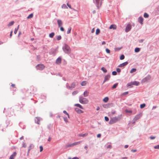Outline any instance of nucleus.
<instances>
[{"label": "nucleus", "instance_id": "obj_17", "mask_svg": "<svg viewBox=\"0 0 159 159\" xmlns=\"http://www.w3.org/2000/svg\"><path fill=\"white\" fill-rule=\"evenodd\" d=\"M40 120V118L39 117H37L36 118L35 121L38 124H39V121Z\"/></svg>", "mask_w": 159, "mask_h": 159}, {"label": "nucleus", "instance_id": "obj_64", "mask_svg": "<svg viewBox=\"0 0 159 159\" xmlns=\"http://www.w3.org/2000/svg\"><path fill=\"white\" fill-rule=\"evenodd\" d=\"M121 159H127V157H122L121 158Z\"/></svg>", "mask_w": 159, "mask_h": 159}, {"label": "nucleus", "instance_id": "obj_59", "mask_svg": "<svg viewBox=\"0 0 159 159\" xmlns=\"http://www.w3.org/2000/svg\"><path fill=\"white\" fill-rule=\"evenodd\" d=\"M22 147H24V148H25L26 147V144H25V143H23Z\"/></svg>", "mask_w": 159, "mask_h": 159}, {"label": "nucleus", "instance_id": "obj_63", "mask_svg": "<svg viewBox=\"0 0 159 159\" xmlns=\"http://www.w3.org/2000/svg\"><path fill=\"white\" fill-rule=\"evenodd\" d=\"M128 93V92H125L123 93V95H126Z\"/></svg>", "mask_w": 159, "mask_h": 159}, {"label": "nucleus", "instance_id": "obj_14", "mask_svg": "<svg viewBox=\"0 0 159 159\" xmlns=\"http://www.w3.org/2000/svg\"><path fill=\"white\" fill-rule=\"evenodd\" d=\"M143 19L142 17H140L138 19V21L141 24H143Z\"/></svg>", "mask_w": 159, "mask_h": 159}, {"label": "nucleus", "instance_id": "obj_33", "mask_svg": "<svg viewBox=\"0 0 159 159\" xmlns=\"http://www.w3.org/2000/svg\"><path fill=\"white\" fill-rule=\"evenodd\" d=\"M56 38H57V39L58 40H59L61 39V35H58V36H57Z\"/></svg>", "mask_w": 159, "mask_h": 159}, {"label": "nucleus", "instance_id": "obj_29", "mask_svg": "<svg viewBox=\"0 0 159 159\" xmlns=\"http://www.w3.org/2000/svg\"><path fill=\"white\" fill-rule=\"evenodd\" d=\"M100 33V30L99 29H97L96 30V35H98Z\"/></svg>", "mask_w": 159, "mask_h": 159}, {"label": "nucleus", "instance_id": "obj_61", "mask_svg": "<svg viewBox=\"0 0 159 159\" xmlns=\"http://www.w3.org/2000/svg\"><path fill=\"white\" fill-rule=\"evenodd\" d=\"M111 145H109L107 147V148H111Z\"/></svg>", "mask_w": 159, "mask_h": 159}, {"label": "nucleus", "instance_id": "obj_39", "mask_svg": "<svg viewBox=\"0 0 159 159\" xmlns=\"http://www.w3.org/2000/svg\"><path fill=\"white\" fill-rule=\"evenodd\" d=\"M121 48H115V50L116 51H117L120 50Z\"/></svg>", "mask_w": 159, "mask_h": 159}, {"label": "nucleus", "instance_id": "obj_27", "mask_svg": "<svg viewBox=\"0 0 159 159\" xmlns=\"http://www.w3.org/2000/svg\"><path fill=\"white\" fill-rule=\"evenodd\" d=\"M33 14L32 13H31L29 15V16L27 17V19L31 18L33 17Z\"/></svg>", "mask_w": 159, "mask_h": 159}, {"label": "nucleus", "instance_id": "obj_5", "mask_svg": "<svg viewBox=\"0 0 159 159\" xmlns=\"http://www.w3.org/2000/svg\"><path fill=\"white\" fill-rule=\"evenodd\" d=\"M36 67L37 68V69L38 70H42L43 69H44L45 66L43 64H39L37 65L36 66Z\"/></svg>", "mask_w": 159, "mask_h": 159}, {"label": "nucleus", "instance_id": "obj_1", "mask_svg": "<svg viewBox=\"0 0 159 159\" xmlns=\"http://www.w3.org/2000/svg\"><path fill=\"white\" fill-rule=\"evenodd\" d=\"M121 116H120L117 117H115L111 118L109 122V124L111 125L116 123V122L119 120L121 118Z\"/></svg>", "mask_w": 159, "mask_h": 159}, {"label": "nucleus", "instance_id": "obj_55", "mask_svg": "<svg viewBox=\"0 0 159 159\" xmlns=\"http://www.w3.org/2000/svg\"><path fill=\"white\" fill-rule=\"evenodd\" d=\"M30 148L29 149V151H30L31 148H33V145H31L29 147Z\"/></svg>", "mask_w": 159, "mask_h": 159}, {"label": "nucleus", "instance_id": "obj_4", "mask_svg": "<svg viewBox=\"0 0 159 159\" xmlns=\"http://www.w3.org/2000/svg\"><path fill=\"white\" fill-rule=\"evenodd\" d=\"M151 76L150 75H148L147 77L142 80L141 82L142 83H144L148 82L151 79Z\"/></svg>", "mask_w": 159, "mask_h": 159}, {"label": "nucleus", "instance_id": "obj_15", "mask_svg": "<svg viewBox=\"0 0 159 159\" xmlns=\"http://www.w3.org/2000/svg\"><path fill=\"white\" fill-rule=\"evenodd\" d=\"M109 29H113L116 30V26L114 24L111 25Z\"/></svg>", "mask_w": 159, "mask_h": 159}, {"label": "nucleus", "instance_id": "obj_26", "mask_svg": "<svg viewBox=\"0 0 159 159\" xmlns=\"http://www.w3.org/2000/svg\"><path fill=\"white\" fill-rule=\"evenodd\" d=\"M101 70L105 73H106L107 72V70L104 67H102L101 68Z\"/></svg>", "mask_w": 159, "mask_h": 159}, {"label": "nucleus", "instance_id": "obj_51", "mask_svg": "<svg viewBox=\"0 0 159 159\" xmlns=\"http://www.w3.org/2000/svg\"><path fill=\"white\" fill-rule=\"evenodd\" d=\"M40 152H42L43 149V147L41 146H40Z\"/></svg>", "mask_w": 159, "mask_h": 159}, {"label": "nucleus", "instance_id": "obj_48", "mask_svg": "<svg viewBox=\"0 0 159 159\" xmlns=\"http://www.w3.org/2000/svg\"><path fill=\"white\" fill-rule=\"evenodd\" d=\"M154 148L156 149H159V145H157L154 147Z\"/></svg>", "mask_w": 159, "mask_h": 159}, {"label": "nucleus", "instance_id": "obj_32", "mask_svg": "<svg viewBox=\"0 0 159 159\" xmlns=\"http://www.w3.org/2000/svg\"><path fill=\"white\" fill-rule=\"evenodd\" d=\"M140 50V49L139 48H136L135 49L134 51L136 52H139Z\"/></svg>", "mask_w": 159, "mask_h": 159}, {"label": "nucleus", "instance_id": "obj_8", "mask_svg": "<svg viewBox=\"0 0 159 159\" xmlns=\"http://www.w3.org/2000/svg\"><path fill=\"white\" fill-rule=\"evenodd\" d=\"M142 115L141 114L136 115L134 117V121H136L138 120L141 117Z\"/></svg>", "mask_w": 159, "mask_h": 159}, {"label": "nucleus", "instance_id": "obj_9", "mask_svg": "<svg viewBox=\"0 0 159 159\" xmlns=\"http://www.w3.org/2000/svg\"><path fill=\"white\" fill-rule=\"evenodd\" d=\"M110 77V75H106L104 77V80L103 82L104 83L106 81L108 80Z\"/></svg>", "mask_w": 159, "mask_h": 159}, {"label": "nucleus", "instance_id": "obj_3", "mask_svg": "<svg viewBox=\"0 0 159 159\" xmlns=\"http://www.w3.org/2000/svg\"><path fill=\"white\" fill-rule=\"evenodd\" d=\"M64 51L67 54H69L71 52V49L70 47L67 44H65L63 48Z\"/></svg>", "mask_w": 159, "mask_h": 159}, {"label": "nucleus", "instance_id": "obj_54", "mask_svg": "<svg viewBox=\"0 0 159 159\" xmlns=\"http://www.w3.org/2000/svg\"><path fill=\"white\" fill-rule=\"evenodd\" d=\"M116 71L118 72H120L121 70L120 68H118L116 69Z\"/></svg>", "mask_w": 159, "mask_h": 159}, {"label": "nucleus", "instance_id": "obj_11", "mask_svg": "<svg viewBox=\"0 0 159 159\" xmlns=\"http://www.w3.org/2000/svg\"><path fill=\"white\" fill-rule=\"evenodd\" d=\"M57 23L58 24V27H60L61 26H62V20H57Z\"/></svg>", "mask_w": 159, "mask_h": 159}, {"label": "nucleus", "instance_id": "obj_24", "mask_svg": "<svg viewBox=\"0 0 159 159\" xmlns=\"http://www.w3.org/2000/svg\"><path fill=\"white\" fill-rule=\"evenodd\" d=\"M76 85V83H72L70 85V87L71 88H74Z\"/></svg>", "mask_w": 159, "mask_h": 159}, {"label": "nucleus", "instance_id": "obj_6", "mask_svg": "<svg viewBox=\"0 0 159 159\" xmlns=\"http://www.w3.org/2000/svg\"><path fill=\"white\" fill-rule=\"evenodd\" d=\"M131 25L130 24H128L126 27L125 32H129L131 30Z\"/></svg>", "mask_w": 159, "mask_h": 159}, {"label": "nucleus", "instance_id": "obj_38", "mask_svg": "<svg viewBox=\"0 0 159 159\" xmlns=\"http://www.w3.org/2000/svg\"><path fill=\"white\" fill-rule=\"evenodd\" d=\"M124 58H125V56L124 55L122 54L120 56V60H123L124 59Z\"/></svg>", "mask_w": 159, "mask_h": 159}, {"label": "nucleus", "instance_id": "obj_35", "mask_svg": "<svg viewBox=\"0 0 159 159\" xmlns=\"http://www.w3.org/2000/svg\"><path fill=\"white\" fill-rule=\"evenodd\" d=\"M73 147V146H72V143L71 144H68V145H66V148H67L68 147Z\"/></svg>", "mask_w": 159, "mask_h": 159}, {"label": "nucleus", "instance_id": "obj_40", "mask_svg": "<svg viewBox=\"0 0 159 159\" xmlns=\"http://www.w3.org/2000/svg\"><path fill=\"white\" fill-rule=\"evenodd\" d=\"M62 8H66L67 9L68 8L66 5L65 4H63L62 6Z\"/></svg>", "mask_w": 159, "mask_h": 159}, {"label": "nucleus", "instance_id": "obj_21", "mask_svg": "<svg viewBox=\"0 0 159 159\" xmlns=\"http://www.w3.org/2000/svg\"><path fill=\"white\" fill-rule=\"evenodd\" d=\"M81 142L79 141L78 142H75L72 143L73 146H75L77 145L80 144V143Z\"/></svg>", "mask_w": 159, "mask_h": 159}, {"label": "nucleus", "instance_id": "obj_31", "mask_svg": "<svg viewBox=\"0 0 159 159\" xmlns=\"http://www.w3.org/2000/svg\"><path fill=\"white\" fill-rule=\"evenodd\" d=\"M71 28L70 27H69L67 30V33L69 34L70 33Z\"/></svg>", "mask_w": 159, "mask_h": 159}, {"label": "nucleus", "instance_id": "obj_62", "mask_svg": "<svg viewBox=\"0 0 159 159\" xmlns=\"http://www.w3.org/2000/svg\"><path fill=\"white\" fill-rule=\"evenodd\" d=\"M95 30V29L94 28H93L91 32L92 33H93L94 32Z\"/></svg>", "mask_w": 159, "mask_h": 159}, {"label": "nucleus", "instance_id": "obj_20", "mask_svg": "<svg viewBox=\"0 0 159 159\" xmlns=\"http://www.w3.org/2000/svg\"><path fill=\"white\" fill-rule=\"evenodd\" d=\"M132 84L133 85H139V83L138 82L134 81L133 82H132Z\"/></svg>", "mask_w": 159, "mask_h": 159}, {"label": "nucleus", "instance_id": "obj_37", "mask_svg": "<svg viewBox=\"0 0 159 159\" xmlns=\"http://www.w3.org/2000/svg\"><path fill=\"white\" fill-rule=\"evenodd\" d=\"M86 84V81H83L82 82L81 84L82 86H84Z\"/></svg>", "mask_w": 159, "mask_h": 159}, {"label": "nucleus", "instance_id": "obj_18", "mask_svg": "<svg viewBox=\"0 0 159 159\" xmlns=\"http://www.w3.org/2000/svg\"><path fill=\"white\" fill-rule=\"evenodd\" d=\"M89 92L86 90L84 92V94H83L84 96V97H87L89 95Z\"/></svg>", "mask_w": 159, "mask_h": 159}, {"label": "nucleus", "instance_id": "obj_22", "mask_svg": "<svg viewBox=\"0 0 159 159\" xmlns=\"http://www.w3.org/2000/svg\"><path fill=\"white\" fill-rule=\"evenodd\" d=\"M55 35L54 32H52L49 34V37L51 38H52Z\"/></svg>", "mask_w": 159, "mask_h": 159}, {"label": "nucleus", "instance_id": "obj_46", "mask_svg": "<svg viewBox=\"0 0 159 159\" xmlns=\"http://www.w3.org/2000/svg\"><path fill=\"white\" fill-rule=\"evenodd\" d=\"M109 104H107L103 106V107L105 108H107L108 107H109Z\"/></svg>", "mask_w": 159, "mask_h": 159}, {"label": "nucleus", "instance_id": "obj_60", "mask_svg": "<svg viewBox=\"0 0 159 159\" xmlns=\"http://www.w3.org/2000/svg\"><path fill=\"white\" fill-rule=\"evenodd\" d=\"M116 112V111H112L111 113V114L112 115L114 114Z\"/></svg>", "mask_w": 159, "mask_h": 159}, {"label": "nucleus", "instance_id": "obj_13", "mask_svg": "<svg viewBox=\"0 0 159 159\" xmlns=\"http://www.w3.org/2000/svg\"><path fill=\"white\" fill-rule=\"evenodd\" d=\"M16 155V152H14L13 154L10 156V159H14Z\"/></svg>", "mask_w": 159, "mask_h": 159}, {"label": "nucleus", "instance_id": "obj_42", "mask_svg": "<svg viewBox=\"0 0 159 159\" xmlns=\"http://www.w3.org/2000/svg\"><path fill=\"white\" fill-rule=\"evenodd\" d=\"M14 23V22L13 21H12L10 22L8 24V25L9 26H11Z\"/></svg>", "mask_w": 159, "mask_h": 159}, {"label": "nucleus", "instance_id": "obj_30", "mask_svg": "<svg viewBox=\"0 0 159 159\" xmlns=\"http://www.w3.org/2000/svg\"><path fill=\"white\" fill-rule=\"evenodd\" d=\"M118 83H116L114 84V85L112 87V89H115L117 86L118 85Z\"/></svg>", "mask_w": 159, "mask_h": 159}, {"label": "nucleus", "instance_id": "obj_2", "mask_svg": "<svg viewBox=\"0 0 159 159\" xmlns=\"http://www.w3.org/2000/svg\"><path fill=\"white\" fill-rule=\"evenodd\" d=\"M88 100L82 96L79 97V102L83 104H87L89 102Z\"/></svg>", "mask_w": 159, "mask_h": 159}, {"label": "nucleus", "instance_id": "obj_41", "mask_svg": "<svg viewBox=\"0 0 159 159\" xmlns=\"http://www.w3.org/2000/svg\"><path fill=\"white\" fill-rule=\"evenodd\" d=\"M78 93V92L77 91H75L73 92L72 94H73V95H75V94H77V93Z\"/></svg>", "mask_w": 159, "mask_h": 159}, {"label": "nucleus", "instance_id": "obj_28", "mask_svg": "<svg viewBox=\"0 0 159 159\" xmlns=\"http://www.w3.org/2000/svg\"><path fill=\"white\" fill-rule=\"evenodd\" d=\"M136 71V69L135 68H133L130 71V73H132Z\"/></svg>", "mask_w": 159, "mask_h": 159}, {"label": "nucleus", "instance_id": "obj_43", "mask_svg": "<svg viewBox=\"0 0 159 159\" xmlns=\"http://www.w3.org/2000/svg\"><path fill=\"white\" fill-rule=\"evenodd\" d=\"M19 25H18V27H17V29H15V30L14 31V33L15 34H16V33H17V31L18 30L19 28Z\"/></svg>", "mask_w": 159, "mask_h": 159}, {"label": "nucleus", "instance_id": "obj_49", "mask_svg": "<svg viewBox=\"0 0 159 159\" xmlns=\"http://www.w3.org/2000/svg\"><path fill=\"white\" fill-rule=\"evenodd\" d=\"M104 118H105V120L106 121H108V120H109V118H108L107 117L105 116Z\"/></svg>", "mask_w": 159, "mask_h": 159}, {"label": "nucleus", "instance_id": "obj_57", "mask_svg": "<svg viewBox=\"0 0 159 159\" xmlns=\"http://www.w3.org/2000/svg\"><path fill=\"white\" fill-rule=\"evenodd\" d=\"M67 6L70 8H71V6L68 4V3H67Z\"/></svg>", "mask_w": 159, "mask_h": 159}, {"label": "nucleus", "instance_id": "obj_52", "mask_svg": "<svg viewBox=\"0 0 159 159\" xmlns=\"http://www.w3.org/2000/svg\"><path fill=\"white\" fill-rule=\"evenodd\" d=\"M112 74L113 75H116L117 74V72L116 71H113L112 72Z\"/></svg>", "mask_w": 159, "mask_h": 159}, {"label": "nucleus", "instance_id": "obj_34", "mask_svg": "<svg viewBox=\"0 0 159 159\" xmlns=\"http://www.w3.org/2000/svg\"><path fill=\"white\" fill-rule=\"evenodd\" d=\"M146 105L145 103H143L140 105L141 108H143L145 107Z\"/></svg>", "mask_w": 159, "mask_h": 159}, {"label": "nucleus", "instance_id": "obj_25", "mask_svg": "<svg viewBox=\"0 0 159 159\" xmlns=\"http://www.w3.org/2000/svg\"><path fill=\"white\" fill-rule=\"evenodd\" d=\"M108 97H106L104 99H103V101L104 102H107V101H108Z\"/></svg>", "mask_w": 159, "mask_h": 159}, {"label": "nucleus", "instance_id": "obj_56", "mask_svg": "<svg viewBox=\"0 0 159 159\" xmlns=\"http://www.w3.org/2000/svg\"><path fill=\"white\" fill-rule=\"evenodd\" d=\"M132 85H133L132 84V83L131 82V83H129L128 84H127V85L128 86H131Z\"/></svg>", "mask_w": 159, "mask_h": 159}, {"label": "nucleus", "instance_id": "obj_16", "mask_svg": "<svg viewBox=\"0 0 159 159\" xmlns=\"http://www.w3.org/2000/svg\"><path fill=\"white\" fill-rule=\"evenodd\" d=\"M61 59L60 57H58L56 61V63L57 64H59L61 62Z\"/></svg>", "mask_w": 159, "mask_h": 159}, {"label": "nucleus", "instance_id": "obj_50", "mask_svg": "<svg viewBox=\"0 0 159 159\" xmlns=\"http://www.w3.org/2000/svg\"><path fill=\"white\" fill-rule=\"evenodd\" d=\"M60 27V29L61 31H64V28L62 27V26H61Z\"/></svg>", "mask_w": 159, "mask_h": 159}, {"label": "nucleus", "instance_id": "obj_58", "mask_svg": "<svg viewBox=\"0 0 159 159\" xmlns=\"http://www.w3.org/2000/svg\"><path fill=\"white\" fill-rule=\"evenodd\" d=\"M101 134H98L97 135V137L98 138H100L101 136Z\"/></svg>", "mask_w": 159, "mask_h": 159}, {"label": "nucleus", "instance_id": "obj_7", "mask_svg": "<svg viewBox=\"0 0 159 159\" xmlns=\"http://www.w3.org/2000/svg\"><path fill=\"white\" fill-rule=\"evenodd\" d=\"M102 0H96V3L98 8H99V6H101L102 5Z\"/></svg>", "mask_w": 159, "mask_h": 159}, {"label": "nucleus", "instance_id": "obj_12", "mask_svg": "<svg viewBox=\"0 0 159 159\" xmlns=\"http://www.w3.org/2000/svg\"><path fill=\"white\" fill-rule=\"evenodd\" d=\"M128 64V62H124L121 64H120L119 66H118L120 67H124V66H126V65H127Z\"/></svg>", "mask_w": 159, "mask_h": 159}, {"label": "nucleus", "instance_id": "obj_53", "mask_svg": "<svg viewBox=\"0 0 159 159\" xmlns=\"http://www.w3.org/2000/svg\"><path fill=\"white\" fill-rule=\"evenodd\" d=\"M64 120L66 122H68V120L66 117H64Z\"/></svg>", "mask_w": 159, "mask_h": 159}, {"label": "nucleus", "instance_id": "obj_19", "mask_svg": "<svg viewBox=\"0 0 159 159\" xmlns=\"http://www.w3.org/2000/svg\"><path fill=\"white\" fill-rule=\"evenodd\" d=\"M88 135V133H86L84 134H79L78 136L80 137H84L87 136Z\"/></svg>", "mask_w": 159, "mask_h": 159}, {"label": "nucleus", "instance_id": "obj_36", "mask_svg": "<svg viewBox=\"0 0 159 159\" xmlns=\"http://www.w3.org/2000/svg\"><path fill=\"white\" fill-rule=\"evenodd\" d=\"M143 16L145 18H147L149 17V15L147 13H145L144 14Z\"/></svg>", "mask_w": 159, "mask_h": 159}, {"label": "nucleus", "instance_id": "obj_47", "mask_svg": "<svg viewBox=\"0 0 159 159\" xmlns=\"http://www.w3.org/2000/svg\"><path fill=\"white\" fill-rule=\"evenodd\" d=\"M63 113H64V114H66V115H67V116H68V118H69V114H68V113L66 112V111H63Z\"/></svg>", "mask_w": 159, "mask_h": 159}, {"label": "nucleus", "instance_id": "obj_23", "mask_svg": "<svg viewBox=\"0 0 159 159\" xmlns=\"http://www.w3.org/2000/svg\"><path fill=\"white\" fill-rule=\"evenodd\" d=\"M75 106H77V107H80V108L82 109H83V107L80 104H75Z\"/></svg>", "mask_w": 159, "mask_h": 159}, {"label": "nucleus", "instance_id": "obj_45", "mask_svg": "<svg viewBox=\"0 0 159 159\" xmlns=\"http://www.w3.org/2000/svg\"><path fill=\"white\" fill-rule=\"evenodd\" d=\"M106 52L107 53H110V50H109L108 49V48H106Z\"/></svg>", "mask_w": 159, "mask_h": 159}, {"label": "nucleus", "instance_id": "obj_44", "mask_svg": "<svg viewBox=\"0 0 159 159\" xmlns=\"http://www.w3.org/2000/svg\"><path fill=\"white\" fill-rule=\"evenodd\" d=\"M125 111L127 113H131L132 111L131 110H125Z\"/></svg>", "mask_w": 159, "mask_h": 159}, {"label": "nucleus", "instance_id": "obj_10", "mask_svg": "<svg viewBox=\"0 0 159 159\" xmlns=\"http://www.w3.org/2000/svg\"><path fill=\"white\" fill-rule=\"evenodd\" d=\"M75 111L79 114H81L83 113L84 111L80 109H79L78 108H75Z\"/></svg>", "mask_w": 159, "mask_h": 159}]
</instances>
